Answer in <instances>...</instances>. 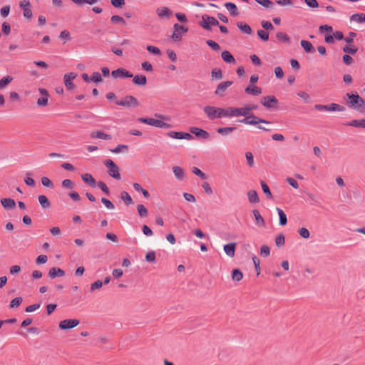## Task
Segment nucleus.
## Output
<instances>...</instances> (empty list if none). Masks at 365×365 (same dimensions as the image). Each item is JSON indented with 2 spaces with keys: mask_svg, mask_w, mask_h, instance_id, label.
Wrapping results in <instances>:
<instances>
[{
  "mask_svg": "<svg viewBox=\"0 0 365 365\" xmlns=\"http://www.w3.org/2000/svg\"><path fill=\"white\" fill-rule=\"evenodd\" d=\"M200 25L205 29L209 30L212 26H218V21L212 16L208 15H202V21L200 22Z\"/></svg>",
  "mask_w": 365,
  "mask_h": 365,
  "instance_id": "6e6552de",
  "label": "nucleus"
},
{
  "mask_svg": "<svg viewBox=\"0 0 365 365\" xmlns=\"http://www.w3.org/2000/svg\"><path fill=\"white\" fill-rule=\"evenodd\" d=\"M104 165L108 168V174L110 176L115 179L120 180V169L112 160L108 159L105 160Z\"/></svg>",
  "mask_w": 365,
  "mask_h": 365,
  "instance_id": "423d86ee",
  "label": "nucleus"
},
{
  "mask_svg": "<svg viewBox=\"0 0 365 365\" xmlns=\"http://www.w3.org/2000/svg\"><path fill=\"white\" fill-rule=\"evenodd\" d=\"M261 186L264 193L267 195V197L269 200L272 199V195L267 183L264 181H262Z\"/></svg>",
  "mask_w": 365,
  "mask_h": 365,
  "instance_id": "a18cd8bd",
  "label": "nucleus"
},
{
  "mask_svg": "<svg viewBox=\"0 0 365 365\" xmlns=\"http://www.w3.org/2000/svg\"><path fill=\"white\" fill-rule=\"evenodd\" d=\"M247 197L250 203H258L259 201L257 192L253 190L247 192Z\"/></svg>",
  "mask_w": 365,
  "mask_h": 365,
  "instance_id": "7c9ffc66",
  "label": "nucleus"
},
{
  "mask_svg": "<svg viewBox=\"0 0 365 365\" xmlns=\"http://www.w3.org/2000/svg\"><path fill=\"white\" fill-rule=\"evenodd\" d=\"M142 231H143V233L148 237H150L153 235V232L151 230V229L145 225H143Z\"/></svg>",
  "mask_w": 365,
  "mask_h": 365,
  "instance_id": "338daca9",
  "label": "nucleus"
},
{
  "mask_svg": "<svg viewBox=\"0 0 365 365\" xmlns=\"http://www.w3.org/2000/svg\"><path fill=\"white\" fill-rule=\"evenodd\" d=\"M172 170L174 174L175 178L178 181L182 182L186 179V173L182 168L178 165H175L172 168Z\"/></svg>",
  "mask_w": 365,
  "mask_h": 365,
  "instance_id": "2eb2a0df",
  "label": "nucleus"
},
{
  "mask_svg": "<svg viewBox=\"0 0 365 365\" xmlns=\"http://www.w3.org/2000/svg\"><path fill=\"white\" fill-rule=\"evenodd\" d=\"M65 275V272L58 267H52L48 271V277L51 279H54L57 277H61Z\"/></svg>",
  "mask_w": 365,
  "mask_h": 365,
  "instance_id": "4be33fe9",
  "label": "nucleus"
},
{
  "mask_svg": "<svg viewBox=\"0 0 365 365\" xmlns=\"http://www.w3.org/2000/svg\"><path fill=\"white\" fill-rule=\"evenodd\" d=\"M350 21L356 23H364L365 21V14H354L350 16Z\"/></svg>",
  "mask_w": 365,
  "mask_h": 365,
  "instance_id": "473e14b6",
  "label": "nucleus"
},
{
  "mask_svg": "<svg viewBox=\"0 0 365 365\" xmlns=\"http://www.w3.org/2000/svg\"><path fill=\"white\" fill-rule=\"evenodd\" d=\"M276 210H277V212L279 215V225L284 226L287 223V217L286 214L282 209H280L279 207H276Z\"/></svg>",
  "mask_w": 365,
  "mask_h": 365,
  "instance_id": "c85d7f7f",
  "label": "nucleus"
},
{
  "mask_svg": "<svg viewBox=\"0 0 365 365\" xmlns=\"http://www.w3.org/2000/svg\"><path fill=\"white\" fill-rule=\"evenodd\" d=\"M103 282L101 280H96L91 284L90 292H93L96 289H99L102 287Z\"/></svg>",
  "mask_w": 365,
  "mask_h": 365,
  "instance_id": "864d4df0",
  "label": "nucleus"
},
{
  "mask_svg": "<svg viewBox=\"0 0 365 365\" xmlns=\"http://www.w3.org/2000/svg\"><path fill=\"white\" fill-rule=\"evenodd\" d=\"M346 125L352 127L365 128V119L353 120L351 122L347 123Z\"/></svg>",
  "mask_w": 365,
  "mask_h": 365,
  "instance_id": "c9c22d12",
  "label": "nucleus"
},
{
  "mask_svg": "<svg viewBox=\"0 0 365 365\" xmlns=\"http://www.w3.org/2000/svg\"><path fill=\"white\" fill-rule=\"evenodd\" d=\"M111 4L116 8L123 7L125 2V0H110Z\"/></svg>",
  "mask_w": 365,
  "mask_h": 365,
  "instance_id": "680f3d73",
  "label": "nucleus"
},
{
  "mask_svg": "<svg viewBox=\"0 0 365 365\" xmlns=\"http://www.w3.org/2000/svg\"><path fill=\"white\" fill-rule=\"evenodd\" d=\"M23 299L21 297H16L11 300L10 304V308L14 309L17 308L22 302Z\"/></svg>",
  "mask_w": 365,
  "mask_h": 365,
  "instance_id": "3c124183",
  "label": "nucleus"
},
{
  "mask_svg": "<svg viewBox=\"0 0 365 365\" xmlns=\"http://www.w3.org/2000/svg\"><path fill=\"white\" fill-rule=\"evenodd\" d=\"M285 242V238L284 235L282 234H280L277 235L275 238V244L278 247H282L284 245Z\"/></svg>",
  "mask_w": 365,
  "mask_h": 365,
  "instance_id": "603ef678",
  "label": "nucleus"
},
{
  "mask_svg": "<svg viewBox=\"0 0 365 365\" xmlns=\"http://www.w3.org/2000/svg\"><path fill=\"white\" fill-rule=\"evenodd\" d=\"M133 81L135 85L143 86L147 83V78L143 75H136L133 77Z\"/></svg>",
  "mask_w": 365,
  "mask_h": 365,
  "instance_id": "c756f323",
  "label": "nucleus"
},
{
  "mask_svg": "<svg viewBox=\"0 0 365 365\" xmlns=\"http://www.w3.org/2000/svg\"><path fill=\"white\" fill-rule=\"evenodd\" d=\"M225 6L229 11L230 14H232L233 16H237L239 14L237 7L235 4L227 2V3H225Z\"/></svg>",
  "mask_w": 365,
  "mask_h": 365,
  "instance_id": "f704fd0d",
  "label": "nucleus"
},
{
  "mask_svg": "<svg viewBox=\"0 0 365 365\" xmlns=\"http://www.w3.org/2000/svg\"><path fill=\"white\" fill-rule=\"evenodd\" d=\"M258 4H261L265 8H272L274 6L273 3L269 0H255Z\"/></svg>",
  "mask_w": 365,
  "mask_h": 365,
  "instance_id": "5fc2aeb1",
  "label": "nucleus"
},
{
  "mask_svg": "<svg viewBox=\"0 0 365 365\" xmlns=\"http://www.w3.org/2000/svg\"><path fill=\"white\" fill-rule=\"evenodd\" d=\"M270 254V250H269V247L266 246V245H263L260 248V255L263 257H267L269 256Z\"/></svg>",
  "mask_w": 365,
  "mask_h": 365,
  "instance_id": "bf43d9fd",
  "label": "nucleus"
},
{
  "mask_svg": "<svg viewBox=\"0 0 365 365\" xmlns=\"http://www.w3.org/2000/svg\"><path fill=\"white\" fill-rule=\"evenodd\" d=\"M260 103L263 106L269 109L277 106L278 100L274 96H267L260 99Z\"/></svg>",
  "mask_w": 365,
  "mask_h": 365,
  "instance_id": "9d476101",
  "label": "nucleus"
},
{
  "mask_svg": "<svg viewBox=\"0 0 365 365\" xmlns=\"http://www.w3.org/2000/svg\"><path fill=\"white\" fill-rule=\"evenodd\" d=\"M221 56H222V60L225 62L228 63H232V64L235 63V59L233 57V56L230 53V51H222Z\"/></svg>",
  "mask_w": 365,
  "mask_h": 365,
  "instance_id": "cd10ccee",
  "label": "nucleus"
},
{
  "mask_svg": "<svg viewBox=\"0 0 365 365\" xmlns=\"http://www.w3.org/2000/svg\"><path fill=\"white\" fill-rule=\"evenodd\" d=\"M81 178L83 181L86 183H88L92 187H96V181L94 178L90 173H85L81 175Z\"/></svg>",
  "mask_w": 365,
  "mask_h": 365,
  "instance_id": "393cba45",
  "label": "nucleus"
},
{
  "mask_svg": "<svg viewBox=\"0 0 365 365\" xmlns=\"http://www.w3.org/2000/svg\"><path fill=\"white\" fill-rule=\"evenodd\" d=\"M146 49L148 50V51H149L150 53H151L154 55H156V56L161 55L160 50L158 47H155L154 46H151V45L147 46Z\"/></svg>",
  "mask_w": 365,
  "mask_h": 365,
  "instance_id": "8fccbe9b",
  "label": "nucleus"
},
{
  "mask_svg": "<svg viewBox=\"0 0 365 365\" xmlns=\"http://www.w3.org/2000/svg\"><path fill=\"white\" fill-rule=\"evenodd\" d=\"M236 249V243L232 242L224 245L223 250L225 254L230 257H233L235 256Z\"/></svg>",
  "mask_w": 365,
  "mask_h": 365,
  "instance_id": "5701e85b",
  "label": "nucleus"
},
{
  "mask_svg": "<svg viewBox=\"0 0 365 365\" xmlns=\"http://www.w3.org/2000/svg\"><path fill=\"white\" fill-rule=\"evenodd\" d=\"M38 202L43 209H47L51 207V203L46 195H41L38 197Z\"/></svg>",
  "mask_w": 365,
  "mask_h": 365,
  "instance_id": "2f4dec72",
  "label": "nucleus"
},
{
  "mask_svg": "<svg viewBox=\"0 0 365 365\" xmlns=\"http://www.w3.org/2000/svg\"><path fill=\"white\" fill-rule=\"evenodd\" d=\"M173 29L174 31L172 34L171 38L174 41H180L182 38V33H186L188 31L187 28L179 25L178 24H174Z\"/></svg>",
  "mask_w": 365,
  "mask_h": 365,
  "instance_id": "9b49d317",
  "label": "nucleus"
},
{
  "mask_svg": "<svg viewBox=\"0 0 365 365\" xmlns=\"http://www.w3.org/2000/svg\"><path fill=\"white\" fill-rule=\"evenodd\" d=\"M229 118L244 116L247 118L249 115L246 105L241 108L228 107Z\"/></svg>",
  "mask_w": 365,
  "mask_h": 365,
  "instance_id": "0eeeda50",
  "label": "nucleus"
},
{
  "mask_svg": "<svg viewBox=\"0 0 365 365\" xmlns=\"http://www.w3.org/2000/svg\"><path fill=\"white\" fill-rule=\"evenodd\" d=\"M111 75L114 78H132L133 74L125 68H118L111 72Z\"/></svg>",
  "mask_w": 365,
  "mask_h": 365,
  "instance_id": "dca6fc26",
  "label": "nucleus"
},
{
  "mask_svg": "<svg viewBox=\"0 0 365 365\" xmlns=\"http://www.w3.org/2000/svg\"><path fill=\"white\" fill-rule=\"evenodd\" d=\"M80 321L76 319H68L62 320L59 322V328L61 330H67L77 327Z\"/></svg>",
  "mask_w": 365,
  "mask_h": 365,
  "instance_id": "1a4fd4ad",
  "label": "nucleus"
},
{
  "mask_svg": "<svg viewBox=\"0 0 365 365\" xmlns=\"http://www.w3.org/2000/svg\"><path fill=\"white\" fill-rule=\"evenodd\" d=\"M38 91L42 96L37 100L36 103L39 107H45L48 105V93L46 89L43 88H38Z\"/></svg>",
  "mask_w": 365,
  "mask_h": 365,
  "instance_id": "f3484780",
  "label": "nucleus"
},
{
  "mask_svg": "<svg viewBox=\"0 0 365 365\" xmlns=\"http://www.w3.org/2000/svg\"><path fill=\"white\" fill-rule=\"evenodd\" d=\"M242 277H243V274L240 269H235L232 271V278L234 281L239 282L242 279Z\"/></svg>",
  "mask_w": 365,
  "mask_h": 365,
  "instance_id": "37998d69",
  "label": "nucleus"
},
{
  "mask_svg": "<svg viewBox=\"0 0 365 365\" xmlns=\"http://www.w3.org/2000/svg\"><path fill=\"white\" fill-rule=\"evenodd\" d=\"M240 122L245 125H257L259 129L263 130L264 131L270 130L269 128L259 125L260 123L269 124L270 122L260 118L252 113L249 114L247 118L240 120Z\"/></svg>",
  "mask_w": 365,
  "mask_h": 365,
  "instance_id": "20e7f679",
  "label": "nucleus"
},
{
  "mask_svg": "<svg viewBox=\"0 0 365 365\" xmlns=\"http://www.w3.org/2000/svg\"><path fill=\"white\" fill-rule=\"evenodd\" d=\"M190 131L191 133L194 134L195 136L203 138V139H207L210 137L209 133L197 127H191L190 129Z\"/></svg>",
  "mask_w": 365,
  "mask_h": 365,
  "instance_id": "a211bd4d",
  "label": "nucleus"
},
{
  "mask_svg": "<svg viewBox=\"0 0 365 365\" xmlns=\"http://www.w3.org/2000/svg\"><path fill=\"white\" fill-rule=\"evenodd\" d=\"M252 215L255 220V224L259 227H265V221L258 210H253Z\"/></svg>",
  "mask_w": 365,
  "mask_h": 365,
  "instance_id": "6ab92c4d",
  "label": "nucleus"
},
{
  "mask_svg": "<svg viewBox=\"0 0 365 365\" xmlns=\"http://www.w3.org/2000/svg\"><path fill=\"white\" fill-rule=\"evenodd\" d=\"M257 35L263 41H267L269 39V34L264 30H259Z\"/></svg>",
  "mask_w": 365,
  "mask_h": 365,
  "instance_id": "052dcab7",
  "label": "nucleus"
},
{
  "mask_svg": "<svg viewBox=\"0 0 365 365\" xmlns=\"http://www.w3.org/2000/svg\"><path fill=\"white\" fill-rule=\"evenodd\" d=\"M120 198L123 200L126 205H129L133 203V199L128 192L123 191L120 193Z\"/></svg>",
  "mask_w": 365,
  "mask_h": 365,
  "instance_id": "58836bf2",
  "label": "nucleus"
},
{
  "mask_svg": "<svg viewBox=\"0 0 365 365\" xmlns=\"http://www.w3.org/2000/svg\"><path fill=\"white\" fill-rule=\"evenodd\" d=\"M19 6L23 9L24 16L28 19H31L33 14L31 9L30 1L29 0H22L20 1Z\"/></svg>",
  "mask_w": 365,
  "mask_h": 365,
  "instance_id": "4468645a",
  "label": "nucleus"
},
{
  "mask_svg": "<svg viewBox=\"0 0 365 365\" xmlns=\"http://www.w3.org/2000/svg\"><path fill=\"white\" fill-rule=\"evenodd\" d=\"M232 83L233 82L232 81H226L220 83L215 91V94L217 96L223 97L227 88L231 86Z\"/></svg>",
  "mask_w": 365,
  "mask_h": 365,
  "instance_id": "f8f14e48",
  "label": "nucleus"
},
{
  "mask_svg": "<svg viewBox=\"0 0 365 365\" xmlns=\"http://www.w3.org/2000/svg\"><path fill=\"white\" fill-rule=\"evenodd\" d=\"M101 202L109 210H113L115 208L114 205L107 198L103 197Z\"/></svg>",
  "mask_w": 365,
  "mask_h": 365,
  "instance_id": "6e6d98bb",
  "label": "nucleus"
},
{
  "mask_svg": "<svg viewBox=\"0 0 365 365\" xmlns=\"http://www.w3.org/2000/svg\"><path fill=\"white\" fill-rule=\"evenodd\" d=\"M110 21L113 23H119V24H125V21L123 19V18L120 16H118V15H114V16H111Z\"/></svg>",
  "mask_w": 365,
  "mask_h": 365,
  "instance_id": "4d7b16f0",
  "label": "nucleus"
},
{
  "mask_svg": "<svg viewBox=\"0 0 365 365\" xmlns=\"http://www.w3.org/2000/svg\"><path fill=\"white\" fill-rule=\"evenodd\" d=\"M344 101L349 108L365 113V101L359 94L348 93L344 96Z\"/></svg>",
  "mask_w": 365,
  "mask_h": 365,
  "instance_id": "f03ea898",
  "label": "nucleus"
},
{
  "mask_svg": "<svg viewBox=\"0 0 365 365\" xmlns=\"http://www.w3.org/2000/svg\"><path fill=\"white\" fill-rule=\"evenodd\" d=\"M91 81L95 83H100L102 81V78L98 72H94L91 78Z\"/></svg>",
  "mask_w": 365,
  "mask_h": 365,
  "instance_id": "e2e57ef3",
  "label": "nucleus"
},
{
  "mask_svg": "<svg viewBox=\"0 0 365 365\" xmlns=\"http://www.w3.org/2000/svg\"><path fill=\"white\" fill-rule=\"evenodd\" d=\"M202 187L207 194H208V195L212 194V189L207 182H204L202 185Z\"/></svg>",
  "mask_w": 365,
  "mask_h": 365,
  "instance_id": "69168bd1",
  "label": "nucleus"
},
{
  "mask_svg": "<svg viewBox=\"0 0 365 365\" xmlns=\"http://www.w3.org/2000/svg\"><path fill=\"white\" fill-rule=\"evenodd\" d=\"M2 206L6 209H12L16 206V202L13 199L11 198H2L1 200Z\"/></svg>",
  "mask_w": 365,
  "mask_h": 365,
  "instance_id": "bb28decb",
  "label": "nucleus"
},
{
  "mask_svg": "<svg viewBox=\"0 0 365 365\" xmlns=\"http://www.w3.org/2000/svg\"><path fill=\"white\" fill-rule=\"evenodd\" d=\"M245 158H246L247 165L250 168H253L255 166V160H254V156H253L252 153L250 151L246 152Z\"/></svg>",
  "mask_w": 365,
  "mask_h": 365,
  "instance_id": "79ce46f5",
  "label": "nucleus"
},
{
  "mask_svg": "<svg viewBox=\"0 0 365 365\" xmlns=\"http://www.w3.org/2000/svg\"><path fill=\"white\" fill-rule=\"evenodd\" d=\"M155 117L156 118H139L138 120L140 123L154 126L158 128H164L168 129L172 127V125L168 123L171 120V117L169 115H162L159 113H155Z\"/></svg>",
  "mask_w": 365,
  "mask_h": 365,
  "instance_id": "f257e3e1",
  "label": "nucleus"
},
{
  "mask_svg": "<svg viewBox=\"0 0 365 365\" xmlns=\"http://www.w3.org/2000/svg\"><path fill=\"white\" fill-rule=\"evenodd\" d=\"M137 210L139 214V215L141 217H145L148 215V211L147 208L143 205H138L137 206Z\"/></svg>",
  "mask_w": 365,
  "mask_h": 365,
  "instance_id": "49530a36",
  "label": "nucleus"
},
{
  "mask_svg": "<svg viewBox=\"0 0 365 365\" xmlns=\"http://www.w3.org/2000/svg\"><path fill=\"white\" fill-rule=\"evenodd\" d=\"M212 79L220 80L222 78V73L220 69H213L211 72Z\"/></svg>",
  "mask_w": 365,
  "mask_h": 365,
  "instance_id": "09e8293b",
  "label": "nucleus"
},
{
  "mask_svg": "<svg viewBox=\"0 0 365 365\" xmlns=\"http://www.w3.org/2000/svg\"><path fill=\"white\" fill-rule=\"evenodd\" d=\"M326 106H327L326 111H327V112H335V111L343 112L345 110L344 107H343L337 103H330V104L326 105Z\"/></svg>",
  "mask_w": 365,
  "mask_h": 365,
  "instance_id": "a878e982",
  "label": "nucleus"
},
{
  "mask_svg": "<svg viewBox=\"0 0 365 365\" xmlns=\"http://www.w3.org/2000/svg\"><path fill=\"white\" fill-rule=\"evenodd\" d=\"M300 44L307 53H313L314 51V46L309 41L302 40Z\"/></svg>",
  "mask_w": 365,
  "mask_h": 365,
  "instance_id": "72a5a7b5",
  "label": "nucleus"
},
{
  "mask_svg": "<svg viewBox=\"0 0 365 365\" xmlns=\"http://www.w3.org/2000/svg\"><path fill=\"white\" fill-rule=\"evenodd\" d=\"M207 44L215 51H218L220 48L219 44L212 40H207Z\"/></svg>",
  "mask_w": 365,
  "mask_h": 365,
  "instance_id": "774afa93",
  "label": "nucleus"
},
{
  "mask_svg": "<svg viewBox=\"0 0 365 365\" xmlns=\"http://www.w3.org/2000/svg\"><path fill=\"white\" fill-rule=\"evenodd\" d=\"M128 150V146L126 145H118L114 149H111L110 152L113 153H126Z\"/></svg>",
  "mask_w": 365,
  "mask_h": 365,
  "instance_id": "ea45409f",
  "label": "nucleus"
},
{
  "mask_svg": "<svg viewBox=\"0 0 365 365\" xmlns=\"http://www.w3.org/2000/svg\"><path fill=\"white\" fill-rule=\"evenodd\" d=\"M245 93L254 96H259L262 93V91L260 87L250 84L245 88Z\"/></svg>",
  "mask_w": 365,
  "mask_h": 365,
  "instance_id": "aec40b11",
  "label": "nucleus"
},
{
  "mask_svg": "<svg viewBox=\"0 0 365 365\" xmlns=\"http://www.w3.org/2000/svg\"><path fill=\"white\" fill-rule=\"evenodd\" d=\"M116 104L127 108H137L140 106L138 100L133 96L124 97L120 101H116Z\"/></svg>",
  "mask_w": 365,
  "mask_h": 365,
  "instance_id": "39448f33",
  "label": "nucleus"
},
{
  "mask_svg": "<svg viewBox=\"0 0 365 365\" xmlns=\"http://www.w3.org/2000/svg\"><path fill=\"white\" fill-rule=\"evenodd\" d=\"M276 36H277V39L280 41H282L284 43H289V41H290L289 36L284 32H278L276 34Z\"/></svg>",
  "mask_w": 365,
  "mask_h": 365,
  "instance_id": "c03bdc74",
  "label": "nucleus"
},
{
  "mask_svg": "<svg viewBox=\"0 0 365 365\" xmlns=\"http://www.w3.org/2000/svg\"><path fill=\"white\" fill-rule=\"evenodd\" d=\"M235 129V127H222L219 128L217 130V132L220 135H227L230 133L233 132Z\"/></svg>",
  "mask_w": 365,
  "mask_h": 365,
  "instance_id": "a19ab883",
  "label": "nucleus"
},
{
  "mask_svg": "<svg viewBox=\"0 0 365 365\" xmlns=\"http://www.w3.org/2000/svg\"><path fill=\"white\" fill-rule=\"evenodd\" d=\"M13 77L11 76H4L0 80V90H2L4 88H6L13 81Z\"/></svg>",
  "mask_w": 365,
  "mask_h": 365,
  "instance_id": "4c0bfd02",
  "label": "nucleus"
},
{
  "mask_svg": "<svg viewBox=\"0 0 365 365\" xmlns=\"http://www.w3.org/2000/svg\"><path fill=\"white\" fill-rule=\"evenodd\" d=\"M77 77V73L71 72L66 73L63 76V82L66 88L68 90H73L75 88V86L73 83V80H74Z\"/></svg>",
  "mask_w": 365,
  "mask_h": 365,
  "instance_id": "ddd939ff",
  "label": "nucleus"
},
{
  "mask_svg": "<svg viewBox=\"0 0 365 365\" xmlns=\"http://www.w3.org/2000/svg\"><path fill=\"white\" fill-rule=\"evenodd\" d=\"M91 138H97V139H103V140H111L112 137L109 134L104 133L100 130H94L91 133Z\"/></svg>",
  "mask_w": 365,
  "mask_h": 365,
  "instance_id": "b1692460",
  "label": "nucleus"
},
{
  "mask_svg": "<svg viewBox=\"0 0 365 365\" xmlns=\"http://www.w3.org/2000/svg\"><path fill=\"white\" fill-rule=\"evenodd\" d=\"M237 26L238 29L243 33H245L247 34H252V29L248 24L242 23V22H238L237 24Z\"/></svg>",
  "mask_w": 365,
  "mask_h": 365,
  "instance_id": "e433bc0d",
  "label": "nucleus"
},
{
  "mask_svg": "<svg viewBox=\"0 0 365 365\" xmlns=\"http://www.w3.org/2000/svg\"><path fill=\"white\" fill-rule=\"evenodd\" d=\"M299 235L303 239H309L310 237V232L306 227H301L299 229Z\"/></svg>",
  "mask_w": 365,
  "mask_h": 365,
  "instance_id": "de8ad7c7",
  "label": "nucleus"
},
{
  "mask_svg": "<svg viewBox=\"0 0 365 365\" xmlns=\"http://www.w3.org/2000/svg\"><path fill=\"white\" fill-rule=\"evenodd\" d=\"M203 111L210 120L225 117L229 118L228 107L222 108L212 106H206L203 108Z\"/></svg>",
  "mask_w": 365,
  "mask_h": 365,
  "instance_id": "7ed1b4c3",
  "label": "nucleus"
},
{
  "mask_svg": "<svg viewBox=\"0 0 365 365\" xmlns=\"http://www.w3.org/2000/svg\"><path fill=\"white\" fill-rule=\"evenodd\" d=\"M156 14L160 18H169L172 14V11L169 8L162 6L156 9Z\"/></svg>",
  "mask_w": 365,
  "mask_h": 365,
  "instance_id": "412c9836",
  "label": "nucleus"
},
{
  "mask_svg": "<svg viewBox=\"0 0 365 365\" xmlns=\"http://www.w3.org/2000/svg\"><path fill=\"white\" fill-rule=\"evenodd\" d=\"M145 259L150 262H155V253L153 251L148 252L145 255Z\"/></svg>",
  "mask_w": 365,
  "mask_h": 365,
  "instance_id": "13d9d810",
  "label": "nucleus"
},
{
  "mask_svg": "<svg viewBox=\"0 0 365 365\" xmlns=\"http://www.w3.org/2000/svg\"><path fill=\"white\" fill-rule=\"evenodd\" d=\"M41 183L45 187H53V183L51 182V180L47 177H43L41 178Z\"/></svg>",
  "mask_w": 365,
  "mask_h": 365,
  "instance_id": "0e129e2a",
  "label": "nucleus"
}]
</instances>
